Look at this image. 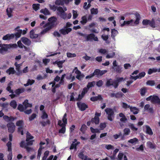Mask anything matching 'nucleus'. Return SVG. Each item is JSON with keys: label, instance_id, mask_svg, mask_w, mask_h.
<instances>
[{"label": "nucleus", "instance_id": "4be33fe9", "mask_svg": "<svg viewBox=\"0 0 160 160\" xmlns=\"http://www.w3.org/2000/svg\"><path fill=\"white\" fill-rule=\"evenodd\" d=\"M107 85L108 86L113 85L115 88H117L118 87V84L117 83V82H115V81H113L112 79H110L107 81Z\"/></svg>", "mask_w": 160, "mask_h": 160}, {"label": "nucleus", "instance_id": "412c9836", "mask_svg": "<svg viewBox=\"0 0 160 160\" xmlns=\"http://www.w3.org/2000/svg\"><path fill=\"white\" fill-rule=\"evenodd\" d=\"M72 30L71 28H67L64 27L60 30L59 31L63 35H66L68 34L69 32H70Z\"/></svg>", "mask_w": 160, "mask_h": 160}, {"label": "nucleus", "instance_id": "7c9ffc66", "mask_svg": "<svg viewBox=\"0 0 160 160\" xmlns=\"http://www.w3.org/2000/svg\"><path fill=\"white\" fill-rule=\"evenodd\" d=\"M102 99V98L101 95H99L98 96L93 97L91 98L90 100L92 101H97L98 100H101Z\"/></svg>", "mask_w": 160, "mask_h": 160}, {"label": "nucleus", "instance_id": "20e7f679", "mask_svg": "<svg viewBox=\"0 0 160 160\" xmlns=\"http://www.w3.org/2000/svg\"><path fill=\"white\" fill-rule=\"evenodd\" d=\"M105 110L108 115V119L110 121H113L114 117V112L113 109L110 108H107Z\"/></svg>", "mask_w": 160, "mask_h": 160}, {"label": "nucleus", "instance_id": "09e8293b", "mask_svg": "<svg viewBox=\"0 0 160 160\" xmlns=\"http://www.w3.org/2000/svg\"><path fill=\"white\" fill-rule=\"evenodd\" d=\"M147 91V89L145 88H143L140 90V94L142 96H144Z\"/></svg>", "mask_w": 160, "mask_h": 160}, {"label": "nucleus", "instance_id": "69168bd1", "mask_svg": "<svg viewBox=\"0 0 160 160\" xmlns=\"http://www.w3.org/2000/svg\"><path fill=\"white\" fill-rule=\"evenodd\" d=\"M124 134L125 135H128L130 132V130L129 128H126L123 130Z\"/></svg>", "mask_w": 160, "mask_h": 160}, {"label": "nucleus", "instance_id": "4468645a", "mask_svg": "<svg viewBox=\"0 0 160 160\" xmlns=\"http://www.w3.org/2000/svg\"><path fill=\"white\" fill-rule=\"evenodd\" d=\"M146 73L144 72H142L139 73L138 75L136 76H131L130 79H134V80H136L138 79H141L142 77H143L145 75Z\"/></svg>", "mask_w": 160, "mask_h": 160}, {"label": "nucleus", "instance_id": "79ce46f5", "mask_svg": "<svg viewBox=\"0 0 160 160\" xmlns=\"http://www.w3.org/2000/svg\"><path fill=\"white\" fill-rule=\"evenodd\" d=\"M34 82V80L29 79L27 81V83L26 84H24V86L26 87L29 85H32Z\"/></svg>", "mask_w": 160, "mask_h": 160}, {"label": "nucleus", "instance_id": "5701e85b", "mask_svg": "<svg viewBox=\"0 0 160 160\" xmlns=\"http://www.w3.org/2000/svg\"><path fill=\"white\" fill-rule=\"evenodd\" d=\"M22 42L25 44L27 45H29L31 43V41L27 38L23 37L21 38Z\"/></svg>", "mask_w": 160, "mask_h": 160}, {"label": "nucleus", "instance_id": "c03bdc74", "mask_svg": "<svg viewBox=\"0 0 160 160\" xmlns=\"http://www.w3.org/2000/svg\"><path fill=\"white\" fill-rule=\"evenodd\" d=\"M41 117L43 119H45L48 118V115L44 110L42 111Z\"/></svg>", "mask_w": 160, "mask_h": 160}, {"label": "nucleus", "instance_id": "6e6d98bb", "mask_svg": "<svg viewBox=\"0 0 160 160\" xmlns=\"http://www.w3.org/2000/svg\"><path fill=\"white\" fill-rule=\"evenodd\" d=\"M79 143L80 142H73V143L72 144L70 147V149H72L73 148H76L77 146Z\"/></svg>", "mask_w": 160, "mask_h": 160}, {"label": "nucleus", "instance_id": "a18cd8bd", "mask_svg": "<svg viewBox=\"0 0 160 160\" xmlns=\"http://www.w3.org/2000/svg\"><path fill=\"white\" fill-rule=\"evenodd\" d=\"M10 106L13 108H16L17 106V103L15 100L12 101L10 103Z\"/></svg>", "mask_w": 160, "mask_h": 160}, {"label": "nucleus", "instance_id": "b1692460", "mask_svg": "<svg viewBox=\"0 0 160 160\" xmlns=\"http://www.w3.org/2000/svg\"><path fill=\"white\" fill-rule=\"evenodd\" d=\"M14 37V35L13 34H8L3 37L2 39L4 40H8L13 38Z\"/></svg>", "mask_w": 160, "mask_h": 160}, {"label": "nucleus", "instance_id": "0e129e2a", "mask_svg": "<svg viewBox=\"0 0 160 160\" xmlns=\"http://www.w3.org/2000/svg\"><path fill=\"white\" fill-rule=\"evenodd\" d=\"M18 109L21 112H23L25 109L24 106L22 104H19L18 106Z\"/></svg>", "mask_w": 160, "mask_h": 160}, {"label": "nucleus", "instance_id": "e433bc0d", "mask_svg": "<svg viewBox=\"0 0 160 160\" xmlns=\"http://www.w3.org/2000/svg\"><path fill=\"white\" fill-rule=\"evenodd\" d=\"M60 80V78L58 76H57L54 79V81H53V82H50V83L49 84H52V87H53L54 86H55V82H58Z\"/></svg>", "mask_w": 160, "mask_h": 160}, {"label": "nucleus", "instance_id": "a211bd4d", "mask_svg": "<svg viewBox=\"0 0 160 160\" xmlns=\"http://www.w3.org/2000/svg\"><path fill=\"white\" fill-rule=\"evenodd\" d=\"M45 144V143L42 142H41L40 143V146L38 150V153L37 156V158L38 160H39L40 159L41 155L42 152V149L44 148V147H42V145H44Z\"/></svg>", "mask_w": 160, "mask_h": 160}, {"label": "nucleus", "instance_id": "c85d7f7f", "mask_svg": "<svg viewBox=\"0 0 160 160\" xmlns=\"http://www.w3.org/2000/svg\"><path fill=\"white\" fill-rule=\"evenodd\" d=\"M3 119L6 121H13L15 120V118L12 117H8V116L5 115L3 117Z\"/></svg>", "mask_w": 160, "mask_h": 160}, {"label": "nucleus", "instance_id": "603ef678", "mask_svg": "<svg viewBox=\"0 0 160 160\" xmlns=\"http://www.w3.org/2000/svg\"><path fill=\"white\" fill-rule=\"evenodd\" d=\"M72 13L73 18V19H75L78 15V12L77 11L73 10H72Z\"/></svg>", "mask_w": 160, "mask_h": 160}, {"label": "nucleus", "instance_id": "8fccbe9b", "mask_svg": "<svg viewBox=\"0 0 160 160\" xmlns=\"http://www.w3.org/2000/svg\"><path fill=\"white\" fill-rule=\"evenodd\" d=\"M98 10L97 8H93L91 9V12L92 14H97L98 13Z\"/></svg>", "mask_w": 160, "mask_h": 160}, {"label": "nucleus", "instance_id": "7ed1b4c3", "mask_svg": "<svg viewBox=\"0 0 160 160\" xmlns=\"http://www.w3.org/2000/svg\"><path fill=\"white\" fill-rule=\"evenodd\" d=\"M17 45L16 44H0V53L4 54L5 52L12 48H16Z\"/></svg>", "mask_w": 160, "mask_h": 160}, {"label": "nucleus", "instance_id": "dca6fc26", "mask_svg": "<svg viewBox=\"0 0 160 160\" xmlns=\"http://www.w3.org/2000/svg\"><path fill=\"white\" fill-rule=\"evenodd\" d=\"M88 90L87 88H84L82 91L81 94H79L78 96V100H81L84 96L85 94L88 92Z\"/></svg>", "mask_w": 160, "mask_h": 160}, {"label": "nucleus", "instance_id": "49530a36", "mask_svg": "<svg viewBox=\"0 0 160 160\" xmlns=\"http://www.w3.org/2000/svg\"><path fill=\"white\" fill-rule=\"evenodd\" d=\"M144 109L146 111H149L150 112H152L153 109L152 108H150V105L149 104H146L144 107Z\"/></svg>", "mask_w": 160, "mask_h": 160}, {"label": "nucleus", "instance_id": "0eeeda50", "mask_svg": "<svg viewBox=\"0 0 160 160\" xmlns=\"http://www.w3.org/2000/svg\"><path fill=\"white\" fill-rule=\"evenodd\" d=\"M81 35L84 37L86 39L87 41H92V40L95 41H98V39L97 37L95 36V35L91 33L88 35H84L81 34Z\"/></svg>", "mask_w": 160, "mask_h": 160}, {"label": "nucleus", "instance_id": "1a4fd4ad", "mask_svg": "<svg viewBox=\"0 0 160 160\" xmlns=\"http://www.w3.org/2000/svg\"><path fill=\"white\" fill-rule=\"evenodd\" d=\"M7 147V150L9 152L8 155V160H12V157L11 143L10 142H8L6 144Z\"/></svg>", "mask_w": 160, "mask_h": 160}, {"label": "nucleus", "instance_id": "37998d69", "mask_svg": "<svg viewBox=\"0 0 160 160\" xmlns=\"http://www.w3.org/2000/svg\"><path fill=\"white\" fill-rule=\"evenodd\" d=\"M99 118L97 116H95L94 118L92 119V123H94L95 124H98L99 122Z\"/></svg>", "mask_w": 160, "mask_h": 160}, {"label": "nucleus", "instance_id": "774afa93", "mask_svg": "<svg viewBox=\"0 0 160 160\" xmlns=\"http://www.w3.org/2000/svg\"><path fill=\"white\" fill-rule=\"evenodd\" d=\"M147 146L151 148H155V145L150 142H147Z\"/></svg>", "mask_w": 160, "mask_h": 160}, {"label": "nucleus", "instance_id": "f704fd0d", "mask_svg": "<svg viewBox=\"0 0 160 160\" xmlns=\"http://www.w3.org/2000/svg\"><path fill=\"white\" fill-rule=\"evenodd\" d=\"M130 109L131 111L135 114H138L139 112L138 109L135 107H130Z\"/></svg>", "mask_w": 160, "mask_h": 160}, {"label": "nucleus", "instance_id": "c9c22d12", "mask_svg": "<svg viewBox=\"0 0 160 160\" xmlns=\"http://www.w3.org/2000/svg\"><path fill=\"white\" fill-rule=\"evenodd\" d=\"M23 104L25 109L28 107H32V105L28 103V100H26L24 101V102L23 103Z\"/></svg>", "mask_w": 160, "mask_h": 160}, {"label": "nucleus", "instance_id": "6ab92c4d", "mask_svg": "<svg viewBox=\"0 0 160 160\" xmlns=\"http://www.w3.org/2000/svg\"><path fill=\"white\" fill-rule=\"evenodd\" d=\"M77 104L78 107L82 111H84L88 108L87 105L84 103L81 102H78Z\"/></svg>", "mask_w": 160, "mask_h": 160}, {"label": "nucleus", "instance_id": "e2e57ef3", "mask_svg": "<svg viewBox=\"0 0 160 160\" xmlns=\"http://www.w3.org/2000/svg\"><path fill=\"white\" fill-rule=\"evenodd\" d=\"M128 126L133 131H136L138 130V128L135 127L134 124H130Z\"/></svg>", "mask_w": 160, "mask_h": 160}, {"label": "nucleus", "instance_id": "864d4df0", "mask_svg": "<svg viewBox=\"0 0 160 160\" xmlns=\"http://www.w3.org/2000/svg\"><path fill=\"white\" fill-rule=\"evenodd\" d=\"M40 6L39 4H34L32 5V7L35 11H37L39 9Z\"/></svg>", "mask_w": 160, "mask_h": 160}, {"label": "nucleus", "instance_id": "ddd939ff", "mask_svg": "<svg viewBox=\"0 0 160 160\" xmlns=\"http://www.w3.org/2000/svg\"><path fill=\"white\" fill-rule=\"evenodd\" d=\"M33 137L31 136L28 132H27L26 141L28 142V144L30 145H31L32 144L34 140H30L33 139Z\"/></svg>", "mask_w": 160, "mask_h": 160}, {"label": "nucleus", "instance_id": "13d9d810", "mask_svg": "<svg viewBox=\"0 0 160 160\" xmlns=\"http://www.w3.org/2000/svg\"><path fill=\"white\" fill-rule=\"evenodd\" d=\"M67 57L68 58H74L76 56V55L75 53H71L70 52H67Z\"/></svg>", "mask_w": 160, "mask_h": 160}, {"label": "nucleus", "instance_id": "9b49d317", "mask_svg": "<svg viewBox=\"0 0 160 160\" xmlns=\"http://www.w3.org/2000/svg\"><path fill=\"white\" fill-rule=\"evenodd\" d=\"M67 114L65 113L64 115L62 120H59L58 122V124L61 126H66L67 123Z\"/></svg>", "mask_w": 160, "mask_h": 160}, {"label": "nucleus", "instance_id": "473e14b6", "mask_svg": "<svg viewBox=\"0 0 160 160\" xmlns=\"http://www.w3.org/2000/svg\"><path fill=\"white\" fill-rule=\"evenodd\" d=\"M40 12L46 15H49L50 14L49 11L46 8L41 9Z\"/></svg>", "mask_w": 160, "mask_h": 160}, {"label": "nucleus", "instance_id": "680f3d73", "mask_svg": "<svg viewBox=\"0 0 160 160\" xmlns=\"http://www.w3.org/2000/svg\"><path fill=\"white\" fill-rule=\"evenodd\" d=\"M121 105L122 107L124 109H127L128 108H130V106L129 105H128L125 102H122L121 104Z\"/></svg>", "mask_w": 160, "mask_h": 160}, {"label": "nucleus", "instance_id": "58836bf2", "mask_svg": "<svg viewBox=\"0 0 160 160\" xmlns=\"http://www.w3.org/2000/svg\"><path fill=\"white\" fill-rule=\"evenodd\" d=\"M87 17L86 16H84L82 17L80 22L82 25H84L87 22Z\"/></svg>", "mask_w": 160, "mask_h": 160}, {"label": "nucleus", "instance_id": "ea45409f", "mask_svg": "<svg viewBox=\"0 0 160 160\" xmlns=\"http://www.w3.org/2000/svg\"><path fill=\"white\" fill-rule=\"evenodd\" d=\"M111 33V37L113 39H115V37L118 34V32L116 29H113L112 30Z\"/></svg>", "mask_w": 160, "mask_h": 160}, {"label": "nucleus", "instance_id": "2eb2a0df", "mask_svg": "<svg viewBox=\"0 0 160 160\" xmlns=\"http://www.w3.org/2000/svg\"><path fill=\"white\" fill-rule=\"evenodd\" d=\"M83 151H81L79 154L78 157L79 158L81 159L82 160H92V159L86 155H85L83 153Z\"/></svg>", "mask_w": 160, "mask_h": 160}, {"label": "nucleus", "instance_id": "de8ad7c7", "mask_svg": "<svg viewBox=\"0 0 160 160\" xmlns=\"http://www.w3.org/2000/svg\"><path fill=\"white\" fill-rule=\"evenodd\" d=\"M158 72V69L156 68H150L148 70V73L149 74H151L153 72Z\"/></svg>", "mask_w": 160, "mask_h": 160}, {"label": "nucleus", "instance_id": "5fc2aeb1", "mask_svg": "<svg viewBox=\"0 0 160 160\" xmlns=\"http://www.w3.org/2000/svg\"><path fill=\"white\" fill-rule=\"evenodd\" d=\"M22 30H19L18 31V32L15 33L14 34L17 38H20L22 34Z\"/></svg>", "mask_w": 160, "mask_h": 160}, {"label": "nucleus", "instance_id": "4d7b16f0", "mask_svg": "<svg viewBox=\"0 0 160 160\" xmlns=\"http://www.w3.org/2000/svg\"><path fill=\"white\" fill-rule=\"evenodd\" d=\"M125 78H117V79L115 81V82H117V83L118 84V83L119 82H122L125 80Z\"/></svg>", "mask_w": 160, "mask_h": 160}, {"label": "nucleus", "instance_id": "72a5a7b5", "mask_svg": "<svg viewBox=\"0 0 160 160\" xmlns=\"http://www.w3.org/2000/svg\"><path fill=\"white\" fill-rule=\"evenodd\" d=\"M65 60H62L61 61H57L54 62L53 64H57L59 68H62V64L65 62Z\"/></svg>", "mask_w": 160, "mask_h": 160}, {"label": "nucleus", "instance_id": "9d476101", "mask_svg": "<svg viewBox=\"0 0 160 160\" xmlns=\"http://www.w3.org/2000/svg\"><path fill=\"white\" fill-rule=\"evenodd\" d=\"M57 10L58 14L62 18L64 19L66 18V13L64 12V10L62 7H58L57 8Z\"/></svg>", "mask_w": 160, "mask_h": 160}, {"label": "nucleus", "instance_id": "f3484780", "mask_svg": "<svg viewBox=\"0 0 160 160\" xmlns=\"http://www.w3.org/2000/svg\"><path fill=\"white\" fill-rule=\"evenodd\" d=\"M96 23L92 22L88 26V29L91 31L92 32H94L96 33H98V31L95 29H91L92 28H93L96 26Z\"/></svg>", "mask_w": 160, "mask_h": 160}, {"label": "nucleus", "instance_id": "393cba45", "mask_svg": "<svg viewBox=\"0 0 160 160\" xmlns=\"http://www.w3.org/2000/svg\"><path fill=\"white\" fill-rule=\"evenodd\" d=\"M22 41L21 40L18 41L17 42V44L18 46L20 48H24L25 49V51H29V48H28L25 46H24L21 42Z\"/></svg>", "mask_w": 160, "mask_h": 160}, {"label": "nucleus", "instance_id": "c756f323", "mask_svg": "<svg viewBox=\"0 0 160 160\" xmlns=\"http://www.w3.org/2000/svg\"><path fill=\"white\" fill-rule=\"evenodd\" d=\"M66 76L65 74H64L63 75L61 78H60V80L59 82V84H56V85H55V88H58L60 87V85H62L64 83V79L65 78V77Z\"/></svg>", "mask_w": 160, "mask_h": 160}, {"label": "nucleus", "instance_id": "f8f14e48", "mask_svg": "<svg viewBox=\"0 0 160 160\" xmlns=\"http://www.w3.org/2000/svg\"><path fill=\"white\" fill-rule=\"evenodd\" d=\"M8 131L10 133H13L15 129V126L13 123L11 122L7 124Z\"/></svg>", "mask_w": 160, "mask_h": 160}, {"label": "nucleus", "instance_id": "a878e982", "mask_svg": "<svg viewBox=\"0 0 160 160\" xmlns=\"http://www.w3.org/2000/svg\"><path fill=\"white\" fill-rule=\"evenodd\" d=\"M119 116L121 118L120 119V120L121 122H125L127 121V118L124 113H120L119 114Z\"/></svg>", "mask_w": 160, "mask_h": 160}, {"label": "nucleus", "instance_id": "338daca9", "mask_svg": "<svg viewBox=\"0 0 160 160\" xmlns=\"http://www.w3.org/2000/svg\"><path fill=\"white\" fill-rule=\"evenodd\" d=\"M124 156L123 153L119 152L117 158V160H122Z\"/></svg>", "mask_w": 160, "mask_h": 160}, {"label": "nucleus", "instance_id": "39448f33", "mask_svg": "<svg viewBox=\"0 0 160 160\" xmlns=\"http://www.w3.org/2000/svg\"><path fill=\"white\" fill-rule=\"evenodd\" d=\"M146 99L148 101H151L153 103H157L160 105V99L157 96H151L147 98Z\"/></svg>", "mask_w": 160, "mask_h": 160}, {"label": "nucleus", "instance_id": "052dcab7", "mask_svg": "<svg viewBox=\"0 0 160 160\" xmlns=\"http://www.w3.org/2000/svg\"><path fill=\"white\" fill-rule=\"evenodd\" d=\"M28 145H29L28 144V142H27V143H26L24 141H22L20 144V146L22 148H26Z\"/></svg>", "mask_w": 160, "mask_h": 160}, {"label": "nucleus", "instance_id": "aec40b11", "mask_svg": "<svg viewBox=\"0 0 160 160\" xmlns=\"http://www.w3.org/2000/svg\"><path fill=\"white\" fill-rule=\"evenodd\" d=\"M36 30L35 29H32L31 30L30 32V36L32 38H37L39 34L37 33Z\"/></svg>", "mask_w": 160, "mask_h": 160}, {"label": "nucleus", "instance_id": "f257e3e1", "mask_svg": "<svg viewBox=\"0 0 160 160\" xmlns=\"http://www.w3.org/2000/svg\"><path fill=\"white\" fill-rule=\"evenodd\" d=\"M134 15L135 16V20L131 19L127 21H124L121 24L120 26L122 27L125 25L134 26L138 24L139 23V21L141 18L140 15L137 12H136Z\"/></svg>", "mask_w": 160, "mask_h": 160}, {"label": "nucleus", "instance_id": "2f4dec72", "mask_svg": "<svg viewBox=\"0 0 160 160\" xmlns=\"http://www.w3.org/2000/svg\"><path fill=\"white\" fill-rule=\"evenodd\" d=\"M13 10V8H8L6 10L7 14L9 17L12 16V13Z\"/></svg>", "mask_w": 160, "mask_h": 160}, {"label": "nucleus", "instance_id": "f03ea898", "mask_svg": "<svg viewBox=\"0 0 160 160\" xmlns=\"http://www.w3.org/2000/svg\"><path fill=\"white\" fill-rule=\"evenodd\" d=\"M48 21L49 22L46 24V28L41 32V34L45 33L57 24V18L54 17L49 18L48 19Z\"/></svg>", "mask_w": 160, "mask_h": 160}, {"label": "nucleus", "instance_id": "bb28decb", "mask_svg": "<svg viewBox=\"0 0 160 160\" xmlns=\"http://www.w3.org/2000/svg\"><path fill=\"white\" fill-rule=\"evenodd\" d=\"M14 65L16 67V69L18 71L17 74L18 75H22V72H20V67L21 66V64H18L17 62H15Z\"/></svg>", "mask_w": 160, "mask_h": 160}, {"label": "nucleus", "instance_id": "4c0bfd02", "mask_svg": "<svg viewBox=\"0 0 160 160\" xmlns=\"http://www.w3.org/2000/svg\"><path fill=\"white\" fill-rule=\"evenodd\" d=\"M15 71L14 68H9L6 71V72L9 75L11 74H14L15 73Z\"/></svg>", "mask_w": 160, "mask_h": 160}, {"label": "nucleus", "instance_id": "bf43d9fd", "mask_svg": "<svg viewBox=\"0 0 160 160\" xmlns=\"http://www.w3.org/2000/svg\"><path fill=\"white\" fill-rule=\"evenodd\" d=\"M90 129L92 132L93 133H99L100 132V130L98 129H94L92 127H91Z\"/></svg>", "mask_w": 160, "mask_h": 160}, {"label": "nucleus", "instance_id": "a19ab883", "mask_svg": "<svg viewBox=\"0 0 160 160\" xmlns=\"http://www.w3.org/2000/svg\"><path fill=\"white\" fill-rule=\"evenodd\" d=\"M95 84L96 82L95 81H92V82H89L88 83L87 86V87L86 88H87L89 90L90 88L93 87Z\"/></svg>", "mask_w": 160, "mask_h": 160}, {"label": "nucleus", "instance_id": "6e6552de", "mask_svg": "<svg viewBox=\"0 0 160 160\" xmlns=\"http://www.w3.org/2000/svg\"><path fill=\"white\" fill-rule=\"evenodd\" d=\"M73 72H74L77 74L76 78L78 80H81L84 77V75L81 73L78 69L77 67H75L73 70Z\"/></svg>", "mask_w": 160, "mask_h": 160}, {"label": "nucleus", "instance_id": "cd10ccee", "mask_svg": "<svg viewBox=\"0 0 160 160\" xmlns=\"http://www.w3.org/2000/svg\"><path fill=\"white\" fill-rule=\"evenodd\" d=\"M143 128H145L146 129V132L148 134L151 135L153 134L152 131L150 128V127L148 125L144 126L143 127Z\"/></svg>", "mask_w": 160, "mask_h": 160}, {"label": "nucleus", "instance_id": "423d86ee", "mask_svg": "<svg viewBox=\"0 0 160 160\" xmlns=\"http://www.w3.org/2000/svg\"><path fill=\"white\" fill-rule=\"evenodd\" d=\"M16 125L18 127V132H20L22 135L23 134V130L24 127V124L23 121L22 120H19L17 122Z\"/></svg>", "mask_w": 160, "mask_h": 160}, {"label": "nucleus", "instance_id": "3c124183", "mask_svg": "<svg viewBox=\"0 0 160 160\" xmlns=\"http://www.w3.org/2000/svg\"><path fill=\"white\" fill-rule=\"evenodd\" d=\"M138 141V139L136 138H134L133 139H130L128 140V142L132 144H135Z\"/></svg>", "mask_w": 160, "mask_h": 160}]
</instances>
